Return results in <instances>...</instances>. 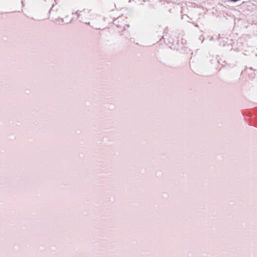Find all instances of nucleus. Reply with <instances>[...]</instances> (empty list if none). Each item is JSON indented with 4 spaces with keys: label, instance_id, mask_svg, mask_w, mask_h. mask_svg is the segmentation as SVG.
<instances>
[{
    "label": "nucleus",
    "instance_id": "nucleus-1",
    "mask_svg": "<svg viewBox=\"0 0 257 257\" xmlns=\"http://www.w3.org/2000/svg\"><path fill=\"white\" fill-rule=\"evenodd\" d=\"M64 22V20L63 19H57L55 20V23L58 24H60Z\"/></svg>",
    "mask_w": 257,
    "mask_h": 257
},
{
    "label": "nucleus",
    "instance_id": "nucleus-2",
    "mask_svg": "<svg viewBox=\"0 0 257 257\" xmlns=\"http://www.w3.org/2000/svg\"><path fill=\"white\" fill-rule=\"evenodd\" d=\"M75 14H77L78 15V16H79V14H78V12H76Z\"/></svg>",
    "mask_w": 257,
    "mask_h": 257
},
{
    "label": "nucleus",
    "instance_id": "nucleus-3",
    "mask_svg": "<svg viewBox=\"0 0 257 257\" xmlns=\"http://www.w3.org/2000/svg\"><path fill=\"white\" fill-rule=\"evenodd\" d=\"M86 24H88V25H89L90 24V23H86Z\"/></svg>",
    "mask_w": 257,
    "mask_h": 257
}]
</instances>
